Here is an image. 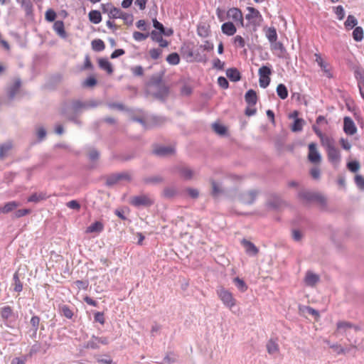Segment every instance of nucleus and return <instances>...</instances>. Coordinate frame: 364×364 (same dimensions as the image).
<instances>
[{
	"label": "nucleus",
	"mask_w": 364,
	"mask_h": 364,
	"mask_svg": "<svg viewBox=\"0 0 364 364\" xmlns=\"http://www.w3.org/2000/svg\"><path fill=\"white\" fill-rule=\"evenodd\" d=\"M337 331L346 336L347 341L352 343L354 340L351 335L350 330L353 329L355 332L361 330L359 325L353 324L351 322L346 321H339L336 323Z\"/></svg>",
	"instance_id": "f257e3e1"
},
{
	"label": "nucleus",
	"mask_w": 364,
	"mask_h": 364,
	"mask_svg": "<svg viewBox=\"0 0 364 364\" xmlns=\"http://www.w3.org/2000/svg\"><path fill=\"white\" fill-rule=\"evenodd\" d=\"M129 203L136 208H148L154 203V198L147 194H141L133 196L129 200Z\"/></svg>",
	"instance_id": "f03ea898"
},
{
	"label": "nucleus",
	"mask_w": 364,
	"mask_h": 364,
	"mask_svg": "<svg viewBox=\"0 0 364 364\" xmlns=\"http://www.w3.org/2000/svg\"><path fill=\"white\" fill-rule=\"evenodd\" d=\"M82 112L81 109V101L73 100L70 103L66 104L61 109V114L64 116L75 115L79 116Z\"/></svg>",
	"instance_id": "7ed1b4c3"
},
{
	"label": "nucleus",
	"mask_w": 364,
	"mask_h": 364,
	"mask_svg": "<svg viewBox=\"0 0 364 364\" xmlns=\"http://www.w3.org/2000/svg\"><path fill=\"white\" fill-rule=\"evenodd\" d=\"M299 198L306 202L316 201L321 205H325L326 203V198L315 192L309 191H301L298 194Z\"/></svg>",
	"instance_id": "20e7f679"
},
{
	"label": "nucleus",
	"mask_w": 364,
	"mask_h": 364,
	"mask_svg": "<svg viewBox=\"0 0 364 364\" xmlns=\"http://www.w3.org/2000/svg\"><path fill=\"white\" fill-rule=\"evenodd\" d=\"M172 172L178 174L182 179L186 181L191 180L195 174L194 171L186 164H178L173 166Z\"/></svg>",
	"instance_id": "39448f33"
},
{
	"label": "nucleus",
	"mask_w": 364,
	"mask_h": 364,
	"mask_svg": "<svg viewBox=\"0 0 364 364\" xmlns=\"http://www.w3.org/2000/svg\"><path fill=\"white\" fill-rule=\"evenodd\" d=\"M217 294L223 304L228 308L232 309L235 305V299L228 290L221 287L217 290Z\"/></svg>",
	"instance_id": "423d86ee"
},
{
	"label": "nucleus",
	"mask_w": 364,
	"mask_h": 364,
	"mask_svg": "<svg viewBox=\"0 0 364 364\" xmlns=\"http://www.w3.org/2000/svg\"><path fill=\"white\" fill-rule=\"evenodd\" d=\"M247 10L248 11V14H246L245 18L249 21L250 24L254 26H259L262 21V16L259 11L250 6H248Z\"/></svg>",
	"instance_id": "0eeeda50"
},
{
	"label": "nucleus",
	"mask_w": 364,
	"mask_h": 364,
	"mask_svg": "<svg viewBox=\"0 0 364 364\" xmlns=\"http://www.w3.org/2000/svg\"><path fill=\"white\" fill-rule=\"evenodd\" d=\"M130 177L127 173H118L111 174L106 178L105 184L108 187H112L114 185L117 184L119 181L122 180H129Z\"/></svg>",
	"instance_id": "6e6552de"
},
{
	"label": "nucleus",
	"mask_w": 364,
	"mask_h": 364,
	"mask_svg": "<svg viewBox=\"0 0 364 364\" xmlns=\"http://www.w3.org/2000/svg\"><path fill=\"white\" fill-rule=\"evenodd\" d=\"M258 193L259 191L255 189L243 192L240 195V200L244 204L251 205L255 201Z\"/></svg>",
	"instance_id": "1a4fd4ad"
},
{
	"label": "nucleus",
	"mask_w": 364,
	"mask_h": 364,
	"mask_svg": "<svg viewBox=\"0 0 364 364\" xmlns=\"http://www.w3.org/2000/svg\"><path fill=\"white\" fill-rule=\"evenodd\" d=\"M330 348H332L338 355H346L352 349H358V346L357 345V339H355L352 343H350L349 348H343L338 343H333L332 345H330Z\"/></svg>",
	"instance_id": "9d476101"
},
{
	"label": "nucleus",
	"mask_w": 364,
	"mask_h": 364,
	"mask_svg": "<svg viewBox=\"0 0 364 364\" xmlns=\"http://www.w3.org/2000/svg\"><path fill=\"white\" fill-rule=\"evenodd\" d=\"M21 86V80L20 78L15 79L14 83H12L9 86H8V87L6 89V92H7L8 100L9 102H11L14 99L16 95L19 91Z\"/></svg>",
	"instance_id": "9b49d317"
},
{
	"label": "nucleus",
	"mask_w": 364,
	"mask_h": 364,
	"mask_svg": "<svg viewBox=\"0 0 364 364\" xmlns=\"http://www.w3.org/2000/svg\"><path fill=\"white\" fill-rule=\"evenodd\" d=\"M309 160L314 164L320 163L321 161V156L316 148L315 143H311L309 144Z\"/></svg>",
	"instance_id": "f8f14e48"
},
{
	"label": "nucleus",
	"mask_w": 364,
	"mask_h": 364,
	"mask_svg": "<svg viewBox=\"0 0 364 364\" xmlns=\"http://www.w3.org/2000/svg\"><path fill=\"white\" fill-rule=\"evenodd\" d=\"M343 131L348 135H353L357 132V127L350 117L343 119Z\"/></svg>",
	"instance_id": "ddd939ff"
},
{
	"label": "nucleus",
	"mask_w": 364,
	"mask_h": 364,
	"mask_svg": "<svg viewBox=\"0 0 364 364\" xmlns=\"http://www.w3.org/2000/svg\"><path fill=\"white\" fill-rule=\"evenodd\" d=\"M227 16L234 21L240 22V25L244 26L243 15L240 9L237 8H231L228 11Z\"/></svg>",
	"instance_id": "4468645a"
},
{
	"label": "nucleus",
	"mask_w": 364,
	"mask_h": 364,
	"mask_svg": "<svg viewBox=\"0 0 364 364\" xmlns=\"http://www.w3.org/2000/svg\"><path fill=\"white\" fill-rule=\"evenodd\" d=\"M156 89L157 90L153 94L154 97L160 101L164 102L169 94L168 87L164 85Z\"/></svg>",
	"instance_id": "2eb2a0df"
},
{
	"label": "nucleus",
	"mask_w": 364,
	"mask_h": 364,
	"mask_svg": "<svg viewBox=\"0 0 364 364\" xmlns=\"http://www.w3.org/2000/svg\"><path fill=\"white\" fill-rule=\"evenodd\" d=\"M319 275L311 272L307 271L304 277V282L306 286L313 287L319 282Z\"/></svg>",
	"instance_id": "dca6fc26"
},
{
	"label": "nucleus",
	"mask_w": 364,
	"mask_h": 364,
	"mask_svg": "<svg viewBox=\"0 0 364 364\" xmlns=\"http://www.w3.org/2000/svg\"><path fill=\"white\" fill-rule=\"evenodd\" d=\"M326 151L329 161L334 165H337L341 160V155L338 149L336 148V146H333Z\"/></svg>",
	"instance_id": "f3484780"
},
{
	"label": "nucleus",
	"mask_w": 364,
	"mask_h": 364,
	"mask_svg": "<svg viewBox=\"0 0 364 364\" xmlns=\"http://www.w3.org/2000/svg\"><path fill=\"white\" fill-rule=\"evenodd\" d=\"M241 243L245 247L247 254L255 256L258 253V248L252 242L243 239Z\"/></svg>",
	"instance_id": "a211bd4d"
},
{
	"label": "nucleus",
	"mask_w": 364,
	"mask_h": 364,
	"mask_svg": "<svg viewBox=\"0 0 364 364\" xmlns=\"http://www.w3.org/2000/svg\"><path fill=\"white\" fill-rule=\"evenodd\" d=\"M53 30L61 38L65 39L68 37L65 31L64 23L63 21H56L53 24Z\"/></svg>",
	"instance_id": "6ab92c4d"
},
{
	"label": "nucleus",
	"mask_w": 364,
	"mask_h": 364,
	"mask_svg": "<svg viewBox=\"0 0 364 364\" xmlns=\"http://www.w3.org/2000/svg\"><path fill=\"white\" fill-rule=\"evenodd\" d=\"M154 154L159 156H166L174 154L175 149L171 146H161L154 149Z\"/></svg>",
	"instance_id": "aec40b11"
},
{
	"label": "nucleus",
	"mask_w": 364,
	"mask_h": 364,
	"mask_svg": "<svg viewBox=\"0 0 364 364\" xmlns=\"http://www.w3.org/2000/svg\"><path fill=\"white\" fill-rule=\"evenodd\" d=\"M245 100L250 107H254L257 102V93L253 90H249L245 95Z\"/></svg>",
	"instance_id": "412c9836"
},
{
	"label": "nucleus",
	"mask_w": 364,
	"mask_h": 364,
	"mask_svg": "<svg viewBox=\"0 0 364 364\" xmlns=\"http://www.w3.org/2000/svg\"><path fill=\"white\" fill-rule=\"evenodd\" d=\"M222 32L227 36H233L236 31V27L233 23L228 21L224 23L221 26Z\"/></svg>",
	"instance_id": "4be33fe9"
},
{
	"label": "nucleus",
	"mask_w": 364,
	"mask_h": 364,
	"mask_svg": "<svg viewBox=\"0 0 364 364\" xmlns=\"http://www.w3.org/2000/svg\"><path fill=\"white\" fill-rule=\"evenodd\" d=\"M355 77L358 80V86L359 88L360 94L364 100V71H355Z\"/></svg>",
	"instance_id": "5701e85b"
},
{
	"label": "nucleus",
	"mask_w": 364,
	"mask_h": 364,
	"mask_svg": "<svg viewBox=\"0 0 364 364\" xmlns=\"http://www.w3.org/2000/svg\"><path fill=\"white\" fill-rule=\"evenodd\" d=\"M226 75L232 82H237L241 79L240 73L235 68H228L226 70Z\"/></svg>",
	"instance_id": "b1692460"
},
{
	"label": "nucleus",
	"mask_w": 364,
	"mask_h": 364,
	"mask_svg": "<svg viewBox=\"0 0 364 364\" xmlns=\"http://www.w3.org/2000/svg\"><path fill=\"white\" fill-rule=\"evenodd\" d=\"M101 104V102L97 100H89L86 101H81V109L82 112L92 108H95Z\"/></svg>",
	"instance_id": "393cba45"
},
{
	"label": "nucleus",
	"mask_w": 364,
	"mask_h": 364,
	"mask_svg": "<svg viewBox=\"0 0 364 364\" xmlns=\"http://www.w3.org/2000/svg\"><path fill=\"white\" fill-rule=\"evenodd\" d=\"M48 198V196L45 192L34 193L30 196L28 198V202L38 203L41 200H46Z\"/></svg>",
	"instance_id": "a878e982"
},
{
	"label": "nucleus",
	"mask_w": 364,
	"mask_h": 364,
	"mask_svg": "<svg viewBox=\"0 0 364 364\" xmlns=\"http://www.w3.org/2000/svg\"><path fill=\"white\" fill-rule=\"evenodd\" d=\"M271 49L272 50L279 51V53L277 54V56L279 58H282L284 53H286V49L283 44L281 42L274 41L270 43Z\"/></svg>",
	"instance_id": "bb28decb"
},
{
	"label": "nucleus",
	"mask_w": 364,
	"mask_h": 364,
	"mask_svg": "<svg viewBox=\"0 0 364 364\" xmlns=\"http://www.w3.org/2000/svg\"><path fill=\"white\" fill-rule=\"evenodd\" d=\"M103 224L100 221H96L87 227L86 232H100L103 230Z\"/></svg>",
	"instance_id": "cd10ccee"
},
{
	"label": "nucleus",
	"mask_w": 364,
	"mask_h": 364,
	"mask_svg": "<svg viewBox=\"0 0 364 364\" xmlns=\"http://www.w3.org/2000/svg\"><path fill=\"white\" fill-rule=\"evenodd\" d=\"M18 206V203L16 201H10L6 203L4 207L0 208V213H9Z\"/></svg>",
	"instance_id": "c85d7f7f"
},
{
	"label": "nucleus",
	"mask_w": 364,
	"mask_h": 364,
	"mask_svg": "<svg viewBox=\"0 0 364 364\" xmlns=\"http://www.w3.org/2000/svg\"><path fill=\"white\" fill-rule=\"evenodd\" d=\"M99 66L102 70H106L109 74L113 73L112 64L106 58H100L99 60Z\"/></svg>",
	"instance_id": "c756f323"
},
{
	"label": "nucleus",
	"mask_w": 364,
	"mask_h": 364,
	"mask_svg": "<svg viewBox=\"0 0 364 364\" xmlns=\"http://www.w3.org/2000/svg\"><path fill=\"white\" fill-rule=\"evenodd\" d=\"M178 191L173 186L166 187L163 191V196L168 199L175 197Z\"/></svg>",
	"instance_id": "7c9ffc66"
},
{
	"label": "nucleus",
	"mask_w": 364,
	"mask_h": 364,
	"mask_svg": "<svg viewBox=\"0 0 364 364\" xmlns=\"http://www.w3.org/2000/svg\"><path fill=\"white\" fill-rule=\"evenodd\" d=\"M11 148L12 144L11 141H7L4 144H0V159H4Z\"/></svg>",
	"instance_id": "2f4dec72"
},
{
	"label": "nucleus",
	"mask_w": 364,
	"mask_h": 364,
	"mask_svg": "<svg viewBox=\"0 0 364 364\" xmlns=\"http://www.w3.org/2000/svg\"><path fill=\"white\" fill-rule=\"evenodd\" d=\"M89 19L92 23L95 24L99 23L102 21V16L100 12L97 10H92L90 11Z\"/></svg>",
	"instance_id": "473e14b6"
},
{
	"label": "nucleus",
	"mask_w": 364,
	"mask_h": 364,
	"mask_svg": "<svg viewBox=\"0 0 364 364\" xmlns=\"http://www.w3.org/2000/svg\"><path fill=\"white\" fill-rule=\"evenodd\" d=\"M305 122L303 119L296 118L291 127V129L294 132H301L303 129V126Z\"/></svg>",
	"instance_id": "72a5a7b5"
},
{
	"label": "nucleus",
	"mask_w": 364,
	"mask_h": 364,
	"mask_svg": "<svg viewBox=\"0 0 364 364\" xmlns=\"http://www.w3.org/2000/svg\"><path fill=\"white\" fill-rule=\"evenodd\" d=\"M13 281H14L13 285L14 286V290L17 292H21L23 290V284L19 279L18 272H16L14 274Z\"/></svg>",
	"instance_id": "f704fd0d"
},
{
	"label": "nucleus",
	"mask_w": 364,
	"mask_h": 364,
	"mask_svg": "<svg viewBox=\"0 0 364 364\" xmlns=\"http://www.w3.org/2000/svg\"><path fill=\"white\" fill-rule=\"evenodd\" d=\"M277 93L282 100H285L288 97V90L284 84H279L277 87Z\"/></svg>",
	"instance_id": "c9c22d12"
},
{
	"label": "nucleus",
	"mask_w": 364,
	"mask_h": 364,
	"mask_svg": "<svg viewBox=\"0 0 364 364\" xmlns=\"http://www.w3.org/2000/svg\"><path fill=\"white\" fill-rule=\"evenodd\" d=\"M91 44L92 49L97 52L102 51L105 48V43L101 39H95Z\"/></svg>",
	"instance_id": "e433bc0d"
},
{
	"label": "nucleus",
	"mask_w": 364,
	"mask_h": 364,
	"mask_svg": "<svg viewBox=\"0 0 364 364\" xmlns=\"http://www.w3.org/2000/svg\"><path fill=\"white\" fill-rule=\"evenodd\" d=\"M266 37L269 41L274 42L277 40V33L274 27H269L266 31Z\"/></svg>",
	"instance_id": "4c0bfd02"
},
{
	"label": "nucleus",
	"mask_w": 364,
	"mask_h": 364,
	"mask_svg": "<svg viewBox=\"0 0 364 364\" xmlns=\"http://www.w3.org/2000/svg\"><path fill=\"white\" fill-rule=\"evenodd\" d=\"M358 24V20L353 15H348L346 21L344 23L345 27L347 29H352Z\"/></svg>",
	"instance_id": "58836bf2"
},
{
	"label": "nucleus",
	"mask_w": 364,
	"mask_h": 364,
	"mask_svg": "<svg viewBox=\"0 0 364 364\" xmlns=\"http://www.w3.org/2000/svg\"><path fill=\"white\" fill-rule=\"evenodd\" d=\"M59 309L62 314L67 318L71 319L73 316V310L67 305H61L59 306Z\"/></svg>",
	"instance_id": "ea45409f"
},
{
	"label": "nucleus",
	"mask_w": 364,
	"mask_h": 364,
	"mask_svg": "<svg viewBox=\"0 0 364 364\" xmlns=\"http://www.w3.org/2000/svg\"><path fill=\"white\" fill-rule=\"evenodd\" d=\"M83 346L85 348L98 349L100 346L97 344V336L92 335L90 340L86 342Z\"/></svg>",
	"instance_id": "a19ab883"
},
{
	"label": "nucleus",
	"mask_w": 364,
	"mask_h": 364,
	"mask_svg": "<svg viewBox=\"0 0 364 364\" xmlns=\"http://www.w3.org/2000/svg\"><path fill=\"white\" fill-rule=\"evenodd\" d=\"M166 61L173 65H176L180 63V56L177 53H172L166 57Z\"/></svg>",
	"instance_id": "79ce46f5"
},
{
	"label": "nucleus",
	"mask_w": 364,
	"mask_h": 364,
	"mask_svg": "<svg viewBox=\"0 0 364 364\" xmlns=\"http://www.w3.org/2000/svg\"><path fill=\"white\" fill-rule=\"evenodd\" d=\"M353 38L357 41H361L363 38V29L360 26H357L353 31Z\"/></svg>",
	"instance_id": "37998d69"
},
{
	"label": "nucleus",
	"mask_w": 364,
	"mask_h": 364,
	"mask_svg": "<svg viewBox=\"0 0 364 364\" xmlns=\"http://www.w3.org/2000/svg\"><path fill=\"white\" fill-rule=\"evenodd\" d=\"M235 285L242 292L245 291L247 289V286L245 281L239 277H235L233 279Z\"/></svg>",
	"instance_id": "c03bdc74"
},
{
	"label": "nucleus",
	"mask_w": 364,
	"mask_h": 364,
	"mask_svg": "<svg viewBox=\"0 0 364 364\" xmlns=\"http://www.w3.org/2000/svg\"><path fill=\"white\" fill-rule=\"evenodd\" d=\"M321 141L322 145L325 146V148L326 149V151L335 146L334 141L332 139L329 138L328 136L323 135V136H321Z\"/></svg>",
	"instance_id": "a18cd8bd"
},
{
	"label": "nucleus",
	"mask_w": 364,
	"mask_h": 364,
	"mask_svg": "<svg viewBox=\"0 0 364 364\" xmlns=\"http://www.w3.org/2000/svg\"><path fill=\"white\" fill-rule=\"evenodd\" d=\"M149 84L155 88L164 85V84H162V77L160 75L151 76L149 80Z\"/></svg>",
	"instance_id": "49530a36"
},
{
	"label": "nucleus",
	"mask_w": 364,
	"mask_h": 364,
	"mask_svg": "<svg viewBox=\"0 0 364 364\" xmlns=\"http://www.w3.org/2000/svg\"><path fill=\"white\" fill-rule=\"evenodd\" d=\"M30 323L33 330V336H36L40 324V318L38 316H33Z\"/></svg>",
	"instance_id": "de8ad7c7"
},
{
	"label": "nucleus",
	"mask_w": 364,
	"mask_h": 364,
	"mask_svg": "<svg viewBox=\"0 0 364 364\" xmlns=\"http://www.w3.org/2000/svg\"><path fill=\"white\" fill-rule=\"evenodd\" d=\"M12 313L13 310L9 306H4L0 310V315L3 319H8Z\"/></svg>",
	"instance_id": "09e8293b"
},
{
	"label": "nucleus",
	"mask_w": 364,
	"mask_h": 364,
	"mask_svg": "<svg viewBox=\"0 0 364 364\" xmlns=\"http://www.w3.org/2000/svg\"><path fill=\"white\" fill-rule=\"evenodd\" d=\"M211 186H212L211 195L213 197L216 198L223 192V191L220 188L219 184L213 180H211Z\"/></svg>",
	"instance_id": "8fccbe9b"
},
{
	"label": "nucleus",
	"mask_w": 364,
	"mask_h": 364,
	"mask_svg": "<svg viewBox=\"0 0 364 364\" xmlns=\"http://www.w3.org/2000/svg\"><path fill=\"white\" fill-rule=\"evenodd\" d=\"M267 350L269 354H274L279 350L278 344L272 340H270L267 344Z\"/></svg>",
	"instance_id": "3c124183"
},
{
	"label": "nucleus",
	"mask_w": 364,
	"mask_h": 364,
	"mask_svg": "<svg viewBox=\"0 0 364 364\" xmlns=\"http://www.w3.org/2000/svg\"><path fill=\"white\" fill-rule=\"evenodd\" d=\"M258 74L261 78L264 77H269V75L272 74V70L270 68L266 65H263L259 69Z\"/></svg>",
	"instance_id": "603ef678"
},
{
	"label": "nucleus",
	"mask_w": 364,
	"mask_h": 364,
	"mask_svg": "<svg viewBox=\"0 0 364 364\" xmlns=\"http://www.w3.org/2000/svg\"><path fill=\"white\" fill-rule=\"evenodd\" d=\"M36 132L38 137V141L43 140L47 134V132L46 129L42 126H38L36 128Z\"/></svg>",
	"instance_id": "864d4df0"
},
{
	"label": "nucleus",
	"mask_w": 364,
	"mask_h": 364,
	"mask_svg": "<svg viewBox=\"0 0 364 364\" xmlns=\"http://www.w3.org/2000/svg\"><path fill=\"white\" fill-rule=\"evenodd\" d=\"M281 204V200L278 197H274L267 202V206L273 210L277 209Z\"/></svg>",
	"instance_id": "5fc2aeb1"
},
{
	"label": "nucleus",
	"mask_w": 364,
	"mask_h": 364,
	"mask_svg": "<svg viewBox=\"0 0 364 364\" xmlns=\"http://www.w3.org/2000/svg\"><path fill=\"white\" fill-rule=\"evenodd\" d=\"M165 122V118L163 117L153 116L150 119V127L151 126H159Z\"/></svg>",
	"instance_id": "6e6d98bb"
},
{
	"label": "nucleus",
	"mask_w": 364,
	"mask_h": 364,
	"mask_svg": "<svg viewBox=\"0 0 364 364\" xmlns=\"http://www.w3.org/2000/svg\"><path fill=\"white\" fill-rule=\"evenodd\" d=\"M123 11H122L119 9L114 7L111 8V10L109 11V17L110 18H119Z\"/></svg>",
	"instance_id": "4d7b16f0"
},
{
	"label": "nucleus",
	"mask_w": 364,
	"mask_h": 364,
	"mask_svg": "<svg viewBox=\"0 0 364 364\" xmlns=\"http://www.w3.org/2000/svg\"><path fill=\"white\" fill-rule=\"evenodd\" d=\"M164 181L163 178L160 176H150L144 178V182L146 183H161Z\"/></svg>",
	"instance_id": "13d9d810"
},
{
	"label": "nucleus",
	"mask_w": 364,
	"mask_h": 364,
	"mask_svg": "<svg viewBox=\"0 0 364 364\" xmlns=\"http://www.w3.org/2000/svg\"><path fill=\"white\" fill-rule=\"evenodd\" d=\"M18 2L21 4V6L24 9L27 14L31 12L32 4L30 0H18Z\"/></svg>",
	"instance_id": "bf43d9fd"
},
{
	"label": "nucleus",
	"mask_w": 364,
	"mask_h": 364,
	"mask_svg": "<svg viewBox=\"0 0 364 364\" xmlns=\"http://www.w3.org/2000/svg\"><path fill=\"white\" fill-rule=\"evenodd\" d=\"M355 183L360 191H364V178L363 176L359 174L355 175Z\"/></svg>",
	"instance_id": "052dcab7"
},
{
	"label": "nucleus",
	"mask_w": 364,
	"mask_h": 364,
	"mask_svg": "<svg viewBox=\"0 0 364 364\" xmlns=\"http://www.w3.org/2000/svg\"><path fill=\"white\" fill-rule=\"evenodd\" d=\"M314 56L316 58L315 61L318 63L319 67L324 71L328 72L326 70L327 64L323 60L321 56L318 53H315Z\"/></svg>",
	"instance_id": "680f3d73"
},
{
	"label": "nucleus",
	"mask_w": 364,
	"mask_h": 364,
	"mask_svg": "<svg viewBox=\"0 0 364 364\" xmlns=\"http://www.w3.org/2000/svg\"><path fill=\"white\" fill-rule=\"evenodd\" d=\"M149 36V33H143L139 31H134L133 33V38L136 41H142L146 39Z\"/></svg>",
	"instance_id": "e2e57ef3"
},
{
	"label": "nucleus",
	"mask_w": 364,
	"mask_h": 364,
	"mask_svg": "<svg viewBox=\"0 0 364 364\" xmlns=\"http://www.w3.org/2000/svg\"><path fill=\"white\" fill-rule=\"evenodd\" d=\"M56 18V13L54 10L50 9L46 11L45 14V18L48 22H53Z\"/></svg>",
	"instance_id": "0e129e2a"
},
{
	"label": "nucleus",
	"mask_w": 364,
	"mask_h": 364,
	"mask_svg": "<svg viewBox=\"0 0 364 364\" xmlns=\"http://www.w3.org/2000/svg\"><path fill=\"white\" fill-rule=\"evenodd\" d=\"M213 130L215 131V132H216L217 134H218L220 135H223L226 132L225 127L222 124H218V123H214L213 124Z\"/></svg>",
	"instance_id": "69168bd1"
},
{
	"label": "nucleus",
	"mask_w": 364,
	"mask_h": 364,
	"mask_svg": "<svg viewBox=\"0 0 364 364\" xmlns=\"http://www.w3.org/2000/svg\"><path fill=\"white\" fill-rule=\"evenodd\" d=\"M162 36H163V34H161V33H158V31L156 30L152 31L149 33V36H150L151 39L153 41H155L157 43H159V41L163 38Z\"/></svg>",
	"instance_id": "338daca9"
},
{
	"label": "nucleus",
	"mask_w": 364,
	"mask_h": 364,
	"mask_svg": "<svg viewBox=\"0 0 364 364\" xmlns=\"http://www.w3.org/2000/svg\"><path fill=\"white\" fill-rule=\"evenodd\" d=\"M347 166H348V168L351 172L355 173V172L358 171V169L360 168V164L357 161H353L348 162L347 164Z\"/></svg>",
	"instance_id": "774afa93"
}]
</instances>
